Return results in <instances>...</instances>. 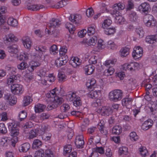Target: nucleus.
Masks as SVG:
<instances>
[{"label": "nucleus", "instance_id": "nucleus-1", "mask_svg": "<svg viewBox=\"0 0 157 157\" xmlns=\"http://www.w3.org/2000/svg\"><path fill=\"white\" fill-rule=\"evenodd\" d=\"M35 49L36 52L32 51L30 54L32 60L29 63L31 66L28 68L29 71L30 72H33L35 69L40 66L41 55L45 53L48 50L44 46L36 47Z\"/></svg>", "mask_w": 157, "mask_h": 157}, {"label": "nucleus", "instance_id": "nucleus-2", "mask_svg": "<svg viewBox=\"0 0 157 157\" xmlns=\"http://www.w3.org/2000/svg\"><path fill=\"white\" fill-rule=\"evenodd\" d=\"M59 93V90L55 88L46 94V97L48 98V105L47 106L48 109L51 110L56 108L63 102V99L58 96Z\"/></svg>", "mask_w": 157, "mask_h": 157}, {"label": "nucleus", "instance_id": "nucleus-3", "mask_svg": "<svg viewBox=\"0 0 157 157\" xmlns=\"http://www.w3.org/2000/svg\"><path fill=\"white\" fill-rule=\"evenodd\" d=\"M89 91L88 96L92 98L96 99L92 103V106L93 107H98L100 105V101L99 97L101 94V90L98 89V88H93Z\"/></svg>", "mask_w": 157, "mask_h": 157}, {"label": "nucleus", "instance_id": "nucleus-4", "mask_svg": "<svg viewBox=\"0 0 157 157\" xmlns=\"http://www.w3.org/2000/svg\"><path fill=\"white\" fill-rule=\"evenodd\" d=\"M140 68L139 63L136 62H130L121 65V68L124 71H128L132 73L138 71Z\"/></svg>", "mask_w": 157, "mask_h": 157}, {"label": "nucleus", "instance_id": "nucleus-5", "mask_svg": "<svg viewBox=\"0 0 157 157\" xmlns=\"http://www.w3.org/2000/svg\"><path fill=\"white\" fill-rule=\"evenodd\" d=\"M67 98L68 101H72L74 105L76 107L79 106L81 104L80 98L75 92H70L67 96Z\"/></svg>", "mask_w": 157, "mask_h": 157}, {"label": "nucleus", "instance_id": "nucleus-6", "mask_svg": "<svg viewBox=\"0 0 157 157\" xmlns=\"http://www.w3.org/2000/svg\"><path fill=\"white\" fill-rule=\"evenodd\" d=\"M10 90L13 94L18 96L22 94L24 91V86L18 83L13 84L11 85Z\"/></svg>", "mask_w": 157, "mask_h": 157}, {"label": "nucleus", "instance_id": "nucleus-7", "mask_svg": "<svg viewBox=\"0 0 157 157\" xmlns=\"http://www.w3.org/2000/svg\"><path fill=\"white\" fill-rule=\"evenodd\" d=\"M10 129V134L12 137H17L19 134V129L17 123L15 122H9L7 124Z\"/></svg>", "mask_w": 157, "mask_h": 157}, {"label": "nucleus", "instance_id": "nucleus-8", "mask_svg": "<svg viewBox=\"0 0 157 157\" xmlns=\"http://www.w3.org/2000/svg\"><path fill=\"white\" fill-rule=\"evenodd\" d=\"M122 92L121 90H115L111 91L109 94V99L113 101H117L122 98Z\"/></svg>", "mask_w": 157, "mask_h": 157}, {"label": "nucleus", "instance_id": "nucleus-9", "mask_svg": "<svg viewBox=\"0 0 157 157\" xmlns=\"http://www.w3.org/2000/svg\"><path fill=\"white\" fill-rule=\"evenodd\" d=\"M96 52L93 51L92 50L86 54L85 57L87 59L88 62L90 64H96L98 61V56L95 53Z\"/></svg>", "mask_w": 157, "mask_h": 157}, {"label": "nucleus", "instance_id": "nucleus-10", "mask_svg": "<svg viewBox=\"0 0 157 157\" xmlns=\"http://www.w3.org/2000/svg\"><path fill=\"white\" fill-rule=\"evenodd\" d=\"M109 13L115 17V21L117 24L122 25L126 22L124 17L120 15L118 11H109Z\"/></svg>", "mask_w": 157, "mask_h": 157}, {"label": "nucleus", "instance_id": "nucleus-11", "mask_svg": "<svg viewBox=\"0 0 157 157\" xmlns=\"http://www.w3.org/2000/svg\"><path fill=\"white\" fill-rule=\"evenodd\" d=\"M143 53V48L140 46H135L132 52V56L135 60L140 59L142 57Z\"/></svg>", "mask_w": 157, "mask_h": 157}, {"label": "nucleus", "instance_id": "nucleus-12", "mask_svg": "<svg viewBox=\"0 0 157 157\" xmlns=\"http://www.w3.org/2000/svg\"><path fill=\"white\" fill-rule=\"evenodd\" d=\"M143 21L145 25L147 27L156 26V21L151 15L149 14L145 16Z\"/></svg>", "mask_w": 157, "mask_h": 157}, {"label": "nucleus", "instance_id": "nucleus-13", "mask_svg": "<svg viewBox=\"0 0 157 157\" xmlns=\"http://www.w3.org/2000/svg\"><path fill=\"white\" fill-rule=\"evenodd\" d=\"M95 107L96 108L95 110L98 113L102 115L109 116L112 112L110 108L105 106L101 107V105L98 107Z\"/></svg>", "mask_w": 157, "mask_h": 157}, {"label": "nucleus", "instance_id": "nucleus-14", "mask_svg": "<svg viewBox=\"0 0 157 157\" xmlns=\"http://www.w3.org/2000/svg\"><path fill=\"white\" fill-rule=\"evenodd\" d=\"M98 41L97 37L96 36L90 37L88 39L85 38H84L82 42L83 44L89 46H94L96 44Z\"/></svg>", "mask_w": 157, "mask_h": 157}, {"label": "nucleus", "instance_id": "nucleus-15", "mask_svg": "<svg viewBox=\"0 0 157 157\" xmlns=\"http://www.w3.org/2000/svg\"><path fill=\"white\" fill-rule=\"evenodd\" d=\"M151 10L150 4L147 2H144L140 4L137 8V11L141 13L146 14Z\"/></svg>", "mask_w": 157, "mask_h": 157}, {"label": "nucleus", "instance_id": "nucleus-16", "mask_svg": "<svg viewBox=\"0 0 157 157\" xmlns=\"http://www.w3.org/2000/svg\"><path fill=\"white\" fill-rule=\"evenodd\" d=\"M3 98L10 105H13L17 103L16 98L14 95L10 93L5 94Z\"/></svg>", "mask_w": 157, "mask_h": 157}, {"label": "nucleus", "instance_id": "nucleus-17", "mask_svg": "<svg viewBox=\"0 0 157 157\" xmlns=\"http://www.w3.org/2000/svg\"><path fill=\"white\" fill-rule=\"evenodd\" d=\"M68 61V56L66 55L60 56L55 61V65L57 67L65 64Z\"/></svg>", "mask_w": 157, "mask_h": 157}, {"label": "nucleus", "instance_id": "nucleus-18", "mask_svg": "<svg viewBox=\"0 0 157 157\" xmlns=\"http://www.w3.org/2000/svg\"><path fill=\"white\" fill-rule=\"evenodd\" d=\"M97 43V46L93 49V51L97 52H99L104 49L106 47L105 42L101 39H98Z\"/></svg>", "mask_w": 157, "mask_h": 157}, {"label": "nucleus", "instance_id": "nucleus-19", "mask_svg": "<svg viewBox=\"0 0 157 157\" xmlns=\"http://www.w3.org/2000/svg\"><path fill=\"white\" fill-rule=\"evenodd\" d=\"M86 86L89 90L93 88H98L99 87L96 83V80L94 78L88 79L86 81Z\"/></svg>", "mask_w": 157, "mask_h": 157}, {"label": "nucleus", "instance_id": "nucleus-20", "mask_svg": "<svg viewBox=\"0 0 157 157\" xmlns=\"http://www.w3.org/2000/svg\"><path fill=\"white\" fill-rule=\"evenodd\" d=\"M4 41L5 43L8 44L9 43L14 42L18 40V39L14 34L10 33L5 35L4 38Z\"/></svg>", "mask_w": 157, "mask_h": 157}, {"label": "nucleus", "instance_id": "nucleus-21", "mask_svg": "<svg viewBox=\"0 0 157 157\" xmlns=\"http://www.w3.org/2000/svg\"><path fill=\"white\" fill-rule=\"evenodd\" d=\"M21 41L24 47L28 49H30L32 46L33 44L31 40L28 36L23 37Z\"/></svg>", "mask_w": 157, "mask_h": 157}, {"label": "nucleus", "instance_id": "nucleus-22", "mask_svg": "<svg viewBox=\"0 0 157 157\" xmlns=\"http://www.w3.org/2000/svg\"><path fill=\"white\" fill-rule=\"evenodd\" d=\"M153 124V121L151 119H148L143 123L141 126V128L144 130H147L151 128Z\"/></svg>", "mask_w": 157, "mask_h": 157}, {"label": "nucleus", "instance_id": "nucleus-23", "mask_svg": "<svg viewBox=\"0 0 157 157\" xmlns=\"http://www.w3.org/2000/svg\"><path fill=\"white\" fill-rule=\"evenodd\" d=\"M99 4L100 6L101 7L100 12L94 16V19H96L99 17L100 16L101 13L105 12L109 13V11L107 9V6L105 3L100 2Z\"/></svg>", "mask_w": 157, "mask_h": 157}, {"label": "nucleus", "instance_id": "nucleus-24", "mask_svg": "<svg viewBox=\"0 0 157 157\" xmlns=\"http://www.w3.org/2000/svg\"><path fill=\"white\" fill-rule=\"evenodd\" d=\"M75 144L78 148H81L83 147L84 144V141L82 135L81 134L77 136Z\"/></svg>", "mask_w": 157, "mask_h": 157}, {"label": "nucleus", "instance_id": "nucleus-25", "mask_svg": "<svg viewBox=\"0 0 157 157\" xmlns=\"http://www.w3.org/2000/svg\"><path fill=\"white\" fill-rule=\"evenodd\" d=\"M87 34L89 36H92L95 35L97 32V29L96 25L94 24L89 25L87 27Z\"/></svg>", "mask_w": 157, "mask_h": 157}, {"label": "nucleus", "instance_id": "nucleus-26", "mask_svg": "<svg viewBox=\"0 0 157 157\" xmlns=\"http://www.w3.org/2000/svg\"><path fill=\"white\" fill-rule=\"evenodd\" d=\"M81 60L78 57H72L70 60V63L72 66L74 67H76L80 65Z\"/></svg>", "mask_w": 157, "mask_h": 157}, {"label": "nucleus", "instance_id": "nucleus-27", "mask_svg": "<svg viewBox=\"0 0 157 157\" xmlns=\"http://www.w3.org/2000/svg\"><path fill=\"white\" fill-rule=\"evenodd\" d=\"M29 54L25 51H23L18 54L17 55V58L20 61L22 60L24 61L27 60L29 59Z\"/></svg>", "mask_w": 157, "mask_h": 157}, {"label": "nucleus", "instance_id": "nucleus-28", "mask_svg": "<svg viewBox=\"0 0 157 157\" xmlns=\"http://www.w3.org/2000/svg\"><path fill=\"white\" fill-rule=\"evenodd\" d=\"M106 47L109 50H115L117 48V44L112 40H109L107 42Z\"/></svg>", "mask_w": 157, "mask_h": 157}, {"label": "nucleus", "instance_id": "nucleus-29", "mask_svg": "<svg viewBox=\"0 0 157 157\" xmlns=\"http://www.w3.org/2000/svg\"><path fill=\"white\" fill-rule=\"evenodd\" d=\"M138 152L142 157H146L148 155V150L145 146H140L138 149Z\"/></svg>", "mask_w": 157, "mask_h": 157}, {"label": "nucleus", "instance_id": "nucleus-30", "mask_svg": "<svg viewBox=\"0 0 157 157\" xmlns=\"http://www.w3.org/2000/svg\"><path fill=\"white\" fill-rule=\"evenodd\" d=\"M7 11V7L5 6H0V28L5 21L3 18L2 13H6Z\"/></svg>", "mask_w": 157, "mask_h": 157}, {"label": "nucleus", "instance_id": "nucleus-31", "mask_svg": "<svg viewBox=\"0 0 157 157\" xmlns=\"http://www.w3.org/2000/svg\"><path fill=\"white\" fill-rule=\"evenodd\" d=\"M33 101L32 96L27 95L24 96L22 101V105L23 106H26L29 105Z\"/></svg>", "mask_w": 157, "mask_h": 157}, {"label": "nucleus", "instance_id": "nucleus-32", "mask_svg": "<svg viewBox=\"0 0 157 157\" xmlns=\"http://www.w3.org/2000/svg\"><path fill=\"white\" fill-rule=\"evenodd\" d=\"M94 67L92 65L85 66L84 68L85 74L86 75L92 74L94 71Z\"/></svg>", "mask_w": 157, "mask_h": 157}, {"label": "nucleus", "instance_id": "nucleus-33", "mask_svg": "<svg viewBox=\"0 0 157 157\" xmlns=\"http://www.w3.org/2000/svg\"><path fill=\"white\" fill-rule=\"evenodd\" d=\"M81 18V16L78 14H74L70 16L69 18L71 22L77 24L79 23Z\"/></svg>", "mask_w": 157, "mask_h": 157}, {"label": "nucleus", "instance_id": "nucleus-34", "mask_svg": "<svg viewBox=\"0 0 157 157\" xmlns=\"http://www.w3.org/2000/svg\"><path fill=\"white\" fill-rule=\"evenodd\" d=\"M125 8V5L124 4L122 3H119L118 4L116 3L114 4L112 6V10L110 11H115L122 10H124Z\"/></svg>", "mask_w": 157, "mask_h": 157}, {"label": "nucleus", "instance_id": "nucleus-35", "mask_svg": "<svg viewBox=\"0 0 157 157\" xmlns=\"http://www.w3.org/2000/svg\"><path fill=\"white\" fill-rule=\"evenodd\" d=\"M30 147V144L28 143H24L21 144L19 148L20 152H25L29 149Z\"/></svg>", "mask_w": 157, "mask_h": 157}, {"label": "nucleus", "instance_id": "nucleus-36", "mask_svg": "<svg viewBox=\"0 0 157 157\" xmlns=\"http://www.w3.org/2000/svg\"><path fill=\"white\" fill-rule=\"evenodd\" d=\"M42 145V141L39 140H34L33 142L32 148L33 149H37L40 147Z\"/></svg>", "mask_w": 157, "mask_h": 157}, {"label": "nucleus", "instance_id": "nucleus-37", "mask_svg": "<svg viewBox=\"0 0 157 157\" xmlns=\"http://www.w3.org/2000/svg\"><path fill=\"white\" fill-rule=\"evenodd\" d=\"M95 149L92 148L88 149L87 150V157H98L99 155L98 152L96 151Z\"/></svg>", "mask_w": 157, "mask_h": 157}, {"label": "nucleus", "instance_id": "nucleus-38", "mask_svg": "<svg viewBox=\"0 0 157 157\" xmlns=\"http://www.w3.org/2000/svg\"><path fill=\"white\" fill-rule=\"evenodd\" d=\"M119 155L124 156L128 155V149L126 147H121L119 148L118 151Z\"/></svg>", "mask_w": 157, "mask_h": 157}, {"label": "nucleus", "instance_id": "nucleus-39", "mask_svg": "<svg viewBox=\"0 0 157 157\" xmlns=\"http://www.w3.org/2000/svg\"><path fill=\"white\" fill-rule=\"evenodd\" d=\"M112 21L109 18H107L104 20L101 24V27L104 29L109 27L112 24Z\"/></svg>", "mask_w": 157, "mask_h": 157}, {"label": "nucleus", "instance_id": "nucleus-40", "mask_svg": "<svg viewBox=\"0 0 157 157\" xmlns=\"http://www.w3.org/2000/svg\"><path fill=\"white\" fill-rule=\"evenodd\" d=\"M31 60L29 62V66L28 67V65L27 63L25 62V61H23L20 63L18 64L17 65V68L20 70H25L26 68H28H28L29 67H30L31 66L29 64L30 63L31 61Z\"/></svg>", "mask_w": 157, "mask_h": 157}, {"label": "nucleus", "instance_id": "nucleus-41", "mask_svg": "<svg viewBox=\"0 0 157 157\" xmlns=\"http://www.w3.org/2000/svg\"><path fill=\"white\" fill-rule=\"evenodd\" d=\"M10 138L7 137H3L1 139L0 144L4 147H7L9 144Z\"/></svg>", "mask_w": 157, "mask_h": 157}, {"label": "nucleus", "instance_id": "nucleus-42", "mask_svg": "<svg viewBox=\"0 0 157 157\" xmlns=\"http://www.w3.org/2000/svg\"><path fill=\"white\" fill-rule=\"evenodd\" d=\"M132 99L131 98H123L122 100V104L123 106L127 107L131 105Z\"/></svg>", "mask_w": 157, "mask_h": 157}, {"label": "nucleus", "instance_id": "nucleus-43", "mask_svg": "<svg viewBox=\"0 0 157 157\" xmlns=\"http://www.w3.org/2000/svg\"><path fill=\"white\" fill-rule=\"evenodd\" d=\"M122 127L119 125L114 126L112 129V133L117 135H119L122 132Z\"/></svg>", "mask_w": 157, "mask_h": 157}, {"label": "nucleus", "instance_id": "nucleus-44", "mask_svg": "<svg viewBox=\"0 0 157 157\" xmlns=\"http://www.w3.org/2000/svg\"><path fill=\"white\" fill-rule=\"evenodd\" d=\"M17 77L15 75H13L10 77L6 81L7 84L8 85H12L14 82H17Z\"/></svg>", "mask_w": 157, "mask_h": 157}, {"label": "nucleus", "instance_id": "nucleus-45", "mask_svg": "<svg viewBox=\"0 0 157 157\" xmlns=\"http://www.w3.org/2000/svg\"><path fill=\"white\" fill-rule=\"evenodd\" d=\"M129 49L128 48H122L119 51L120 55L122 57H126L129 54Z\"/></svg>", "mask_w": 157, "mask_h": 157}, {"label": "nucleus", "instance_id": "nucleus-46", "mask_svg": "<svg viewBox=\"0 0 157 157\" xmlns=\"http://www.w3.org/2000/svg\"><path fill=\"white\" fill-rule=\"evenodd\" d=\"M46 108L45 105L42 104H38L34 107V110L36 113H39L44 111Z\"/></svg>", "mask_w": 157, "mask_h": 157}, {"label": "nucleus", "instance_id": "nucleus-47", "mask_svg": "<svg viewBox=\"0 0 157 157\" xmlns=\"http://www.w3.org/2000/svg\"><path fill=\"white\" fill-rule=\"evenodd\" d=\"M114 71L115 70L114 68L110 67L104 71L103 75L107 77L109 76L113 75Z\"/></svg>", "mask_w": 157, "mask_h": 157}, {"label": "nucleus", "instance_id": "nucleus-48", "mask_svg": "<svg viewBox=\"0 0 157 157\" xmlns=\"http://www.w3.org/2000/svg\"><path fill=\"white\" fill-rule=\"evenodd\" d=\"M58 77L59 81L60 82H64L67 80V76L65 73L62 71H60L59 72Z\"/></svg>", "mask_w": 157, "mask_h": 157}, {"label": "nucleus", "instance_id": "nucleus-49", "mask_svg": "<svg viewBox=\"0 0 157 157\" xmlns=\"http://www.w3.org/2000/svg\"><path fill=\"white\" fill-rule=\"evenodd\" d=\"M44 6L41 5H28L27 8L29 10L36 11L42 8Z\"/></svg>", "mask_w": 157, "mask_h": 157}, {"label": "nucleus", "instance_id": "nucleus-50", "mask_svg": "<svg viewBox=\"0 0 157 157\" xmlns=\"http://www.w3.org/2000/svg\"><path fill=\"white\" fill-rule=\"evenodd\" d=\"M23 78L25 82L29 83L33 79L34 76L32 73H28L24 75Z\"/></svg>", "mask_w": 157, "mask_h": 157}, {"label": "nucleus", "instance_id": "nucleus-51", "mask_svg": "<svg viewBox=\"0 0 157 157\" xmlns=\"http://www.w3.org/2000/svg\"><path fill=\"white\" fill-rule=\"evenodd\" d=\"M7 23L9 25L13 27H16L18 25V22L17 20L13 17L8 18Z\"/></svg>", "mask_w": 157, "mask_h": 157}, {"label": "nucleus", "instance_id": "nucleus-52", "mask_svg": "<svg viewBox=\"0 0 157 157\" xmlns=\"http://www.w3.org/2000/svg\"><path fill=\"white\" fill-rule=\"evenodd\" d=\"M104 29L105 33L108 35H113L116 32L115 28L113 27L109 28H107Z\"/></svg>", "mask_w": 157, "mask_h": 157}, {"label": "nucleus", "instance_id": "nucleus-53", "mask_svg": "<svg viewBox=\"0 0 157 157\" xmlns=\"http://www.w3.org/2000/svg\"><path fill=\"white\" fill-rule=\"evenodd\" d=\"M38 132L39 136L43 135L44 132L47 131L48 130V126L44 124H42L39 128L37 129Z\"/></svg>", "mask_w": 157, "mask_h": 157}, {"label": "nucleus", "instance_id": "nucleus-54", "mask_svg": "<svg viewBox=\"0 0 157 157\" xmlns=\"http://www.w3.org/2000/svg\"><path fill=\"white\" fill-rule=\"evenodd\" d=\"M38 130L37 129H33L31 130L29 132V138L33 139L36 137L37 135H39Z\"/></svg>", "mask_w": 157, "mask_h": 157}, {"label": "nucleus", "instance_id": "nucleus-55", "mask_svg": "<svg viewBox=\"0 0 157 157\" xmlns=\"http://www.w3.org/2000/svg\"><path fill=\"white\" fill-rule=\"evenodd\" d=\"M49 51L50 54L52 55H56L59 52L57 46L55 44H53L50 48Z\"/></svg>", "mask_w": 157, "mask_h": 157}, {"label": "nucleus", "instance_id": "nucleus-56", "mask_svg": "<svg viewBox=\"0 0 157 157\" xmlns=\"http://www.w3.org/2000/svg\"><path fill=\"white\" fill-rule=\"evenodd\" d=\"M50 22V26L53 28L58 27L61 24L60 21L58 19H52Z\"/></svg>", "mask_w": 157, "mask_h": 157}, {"label": "nucleus", "instance_id": "nucleus-57", "mask_svg": "<svg viewBox=\"0 0 157 157\" xmlns=\"http://www.w3.org/2000/svg\"><path fill=\"white\" fill-rule=\"evenodd\" d=\"M137 18L138 16L135 12L131 11L130 12L128 16V19L130 21H135L137 20Z\"/></svg>", "mask_w": 157, "mask_h": 157}, {"label": "nucleus", "instance_id": "nucleus-58", "mask_svg": "<svg viewBox=\"0 0 157 157\" xmlns=\"http://www.w3.org/2000/svg\"><path fill=\"white\" fill-rule=\"evenodd\" d=\"M8 52L11 54H16L18 52V50L17 46L13 45L9 47L8 48Z\"/></svg>", "mask_w": 157, "mask_h": 157}, {"label": "nucleus", "instance_id": "nucleus-59", "mask_svg": "<svg viewBox=\"0 0 157 157\" xmlns=\"http://www.w3.org/2000/svg\"><path fill=\"white\" fill-rule=\"evenodd\" d=\"M129 136L130 140L133 142L136 141L139 139V136L135 132H130Z\"/></svg>", "mask_w": 157, "mask_h": 157}, {"label": "nucleus", "instance_id": "nucleus-60", "mask_svg": "<svg viewBox=\"0 0 157 157\" xmlns=\"http://www.w3.org/2000/svg\"><path fill=\"white\" fill-rule=\"evenodd\" d=\"M55 154L54 152L50 149H48L44 151V157H54Z\"/></svg>", "mask_w": 157, "mask_h": 157}, {"label": "nucleus", "instance_id": "nucleus-61", "mask_svg": "<svg viewBox=\"0 0 157 157\" xmlns=\"http://www.w3.org/2000/svg\"><path fill=\"white\" fill-rule=\"evenodd\" d=\"M44 150L43 149H40L35 151L34 157H44Z\"/></svg>", "mask_w": 157, "mask_h": 157}, {"label": "nucleus", "instance_id": "nucleus-62", "mask_svg": "<svg viewBox=\"0 0 157 157\" xmlns=\"http://www.w3.org/2000/svg\"><path fill=\"white\" fill-rule=\"evenodd\" d=\"M72 150V146L70 144H67L63 147V154L64 155L70 153Z\"/></svg>", "mask_w": 157, "mask_h": 157}, {"label": "nucleus", "instance_id": "nucleus-63", "mask_svg": "<svg viewBox=\"0 0 157 157\" xmlns=\"http://www.w3.org/2000/svg\"><path fill=\"white\" fill-rule=\"evenodd\" d=\"M135 31L140 38H141L144 36V32L142 27H139L136 28Z\"/></svg>", "mask_w": 157, "mask_h": 157}, {"label": "nucleus", "instance_id": "nucleus-64", "mask_svg": "<svg viewBox=\"0 0 157 157\" xmlns=\"http://www.w3.org/2000/svg\"><path fill=\"white\" fill-rule=\"evenodd\" d=\"M27 116V113L24 110L21 111L19 113L18 117L21 121H23L25 118Z\"/></svg>", "mask_w": 157, "mask_h": 157}]
</instances>
